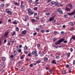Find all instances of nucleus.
Wrapping results in <instances>:
<instances>
[{
  "mask_svg": "<svg viewBox=\"0 0 75 75\" xmlns=\"http://www.w3.org/2000/svg\"><path fill=\"white\" fill-rule=\"evenodd\" d=\"M21 8H24V6L23 5H21Z\"/></svg>",
  "mask_w": 75,
  "mask_h": 75,
  "instance_id": "393cba45",
  "label": "nucleus"
},
{
  "mask_svg": "<svg viewBox=\"0 0 75 75\" xmlns=\"http://www.w3.org/2000/svg\"><path fill=\"white\" fill-rule=\"evenodd\" d=\"M1 7H4V4H1Z\"/></svg>",
  "mask_w": 75,
  "mask_h": 75,
  "instance_id": "49530a36",
  "label": "nucleus"
},
{
  "mask_svg": "<svg viewBox=\"0 0 75 75\" xmlns=\"http://www.w3.org/2000/svg\"><path fill=\"white\" fill-rule=\"evenodd\" d=\"M26 61L28 62L30 61V59H27Z\"/></svg>",
  "mask_w": 75,
  "mask_h": 75,
  "instance_id": "052dcab7",
  "label": "nucleus"
},
{
  "mask_svg": "<svg viewBox=\"0 0 75 75\" xmlns=\"http://www.w3.org/2000/svg\"><path fill=\"white\" fill-rule=\"evenodd\" d=\"M39 3V2L38 1H36L35 2V4H38Z\"/></svg>",
  "mask_w": 75,
  "mask_h": 75,
  "instance_id": "cd10ccee",
  "label": "nucleus"
},
{
  "mask_svg": "<svg viewBox=\"0 0 75 75\" xmlns=\"http://www.w3.org/2000/svg\"><path fill=\"white\" fill-rule=\"evenodd\" d=\"M34 55L36 57H37L38 56V55H37V53H35V54Z\"/></svg>",
  "mask_w": 75,
  "mask_h": 75,
  "instance_id": "4d7b16f0",
  "label": "nucleus"
},
{
  "mask_svg": "<svg viewBox=\"0 0 75 75\" xmlns=\"http://www.w3.org/2000/svg\"><path fill=\"white\" fill-rule=\"evenodd\" d=\"M28 16H26L25 17V19H28Z\"/></svg>",
  "mask_w": 75,
  "mask_h": 75,
  "instance_id": "58836bf2",
  "label": "nucleus"
},
{
  "mask_svg": "<svg viewBox=\"0 0 75 75\" xmlns=\"http://www.w3.org/2000/svg\"><path fill=\"white\" fill-rule=\"evenodd\" d=\"M33 14H34V11H30V12L28 13L29 15H33Z\"/></svg>",
  "mask_w": 75,
  "mask_h": 75,
  "instance_id": "9b49d317",
  "label": "nucleus"
},
{
  "mask_svg": "<svg viewBox=\"0 0 75 75\" xmlns=\"http://www.w3.org/2000/svg\"><path fill=\"white\" fill-rule=\"evenodd\" d=\"M37 51L36 50H35V51H33L32 52V55H34L35 54V53H37Z\"/></svg>",
  "mask_w": 75,
  "mask_h": 75,
  "instance_id": "2eb2a0df",
  "label": "nucleus"
},
{
  "mask_svg": "<svg viewBox=\"0 0 75 75\" xmlns=\"http://www.w3.org/2000/svg\"><path fill=\"white\" fill-rule=\"evenodd\" d=\"M6 42H7V40L6 39H5L4 40V43H6Z\"/></svg>",
  "mask_w": 75,
  "mask_h": 75,
  "instance_id": "6e6d98bb",
  "label": "nucleus"
},
{
  "mask_svg": "<svg viewBox=\"0 0 75 75\" xmlns=\"http://www.w3.org/2000/svg\"><path fill=\"white\" fill-rule=\"evenodd\" d=\"M40 30V29L39 28H36V31H39Z\"/></svg>",
  "mask_w": 75,
  "mask_h": 75,
  "instance_id": "72a5a7b5",
  "label": "nucleus"
},
{
  "mask_svg": "<svg viewBox=\"0 0 75 75\" xmlns=\"http://www.w3.org/2000/svg\"><path fill=\"white\" fill-rule=\"evenodd\" d=\"M24 50H27V47H24Z\"/></svg>",
  "mask_w": 75,
  "mask_h": 75,
  "instance_id": "473e14b6",
  "label": "nucleus"
},
{
  "mask_svg": "<svg viewBox=\"0 0 75 75\" xmlns=\"http://www.w3.org/2000/svg\"><path fill=\"white\" fill-rule=\"evenodd\" d=\"M67 56L68 57H69L70 56V54L69 53H68L67 54Z\"/></svg>",
  "mask_w": 75,
  "mask_h": 75,
  "instance_id": "5fc2aeb1",
  "label": "nucleus"
},
{
  "mask_svg": "<svg viewBox=\"0 0 75 75\" xmlns=\"http://www.w3.org/2000/svg\"><path fill=\"white\" fill-rule=\"evenodd\" d=\"M64 40H65L64 39H62L61 40H59L57 42L55 43V44H56V45H58V44H59L61 42H63Z\"/></svg>",
  "mask_w": 75,
  "mask_h": 75,
  "instance_id": "f257e3e1",
  "label": "nucleus"
},
{
  "mask_svg": "<svg viewBox=\"0 0 75 75\" xmlns=\"http://www.w3.org/2000/svg\"><path fill=\"white\" fill-rule=\"evenodd\" d=\"M28 13H29L31 11V9L30 8H28Z\"/></svg>",
  "mask_w": 75,
  "mask_h": 75,
  "instance_id": "79ce46f5",
  "label": "nucleus"
},
{
  "mask_svg": "<svg viewBox=\"0 0 75 75\" xmlns=\"http://www.w3.org/2000/svg\"><path fill=\"white\" fill-rule=\"evenodd\" d=\"M32 22V23H37V21L34 19H32L30 20Z\"/></svg>",
  "mask_w": 75,
  "mask_h": 75,
  "instance_id": "f03ea898",
  "label": "nucleus"
},
{
  "mask_svg": "<svg viewBox=\"0 0 75 75\" xmlns=\"http://www.w3.org/2000/svg\"><path fill=\"white\" fill-rule=\"evenodd\" d=\"M59 13L60 14H62L63 13V12H62V11H61L60 12H59Z\"/></svg>",
  "mask_w": 75,
  "mask_h": 75,
  "instance_id": "a18cd8bd",
  "label": "nucleus"
},
{
  "mask_svg": "<svg viewBox=\"0 0 75 75\" xmlns=\"http://www.w3.org/2000/svg\"><path fill=\"white\" fill-rule=\"evenodd\" d=\"M22 45H19V48H22Z\"/></svg>",
  "mask_w": 75,
  "mask_h": 75,
  "instance_id": "338daca9",
  "label": "nucleus"
},
{
  "mask_svg": "<svg viewBox=\"0 0 75 75\" xmlns=\"http://www.w3.org/2000/svg\"><path fill=\"white\" fill-rule=\"evenodd\" d=\"M48 60V59L47 57H44V62H47Z\"/></svg>",
  "mask_w": 75,
  "mask_h": 75,
  "instance_id": "423d86ee",
  "label": "nucleus"
},
{
  "mask_svg": "<svg viewBox=\"0 0 75 75\" xmlns=\"http://www.w3.org/2000/svg\"><path fill=\"white\" fill-rule=\"evenodd\" d=\"M51 4H55V2L54 1H52L51 2Z\"/></svg>",
  "mask_w": 75,
  "mask_h": 75,
  "instance_id": "4c0bfd02",
  "label": "nucleus"
},
{
  "mask_svg": "<svg viewBox=\"0 0 75 75\" xmlns=\"http://www.w3.org/2000/svg\"><path fill=\"white\" fill-rule=\"evenodd\" d=\"M56 58L57 59H58L59 58V56H56Z\"/></svg>",
  "mask_w": 75,
  "mask_h": 75,
  "instance_id": "a19ab883",
  "label": "nucleus"
},
{
  "mask_svg": "<svg viewBox=\"0 0 75 75\" xmlns=\"http://www.w3.org/2000/svg\"><path fill=\"white\" fill-rule=\"evenodd\" d=\"M34 10H37V7H35L34 8Z\"/></svg>",
  "mask_w": 75,
  "mask_h": 75,
  "instance_id": "864d4df0",
  "label": "nucleus"
},
{
  "mask_svg": "<svg viewBox=\"0 0 75 75\" xmlns=\"http://www.w3.org/2000/svg\"><path fill=\"white\" fill-rule=\"evenodd\" d=\"M71 38L73 40H75V35H73L71 36Z\"/></svg>",
  "mask_w": 75,
  "mask_h": 75,
  "instance_id": "ddd939ff",
  "label": "nucleus"
},
{
  "mask_svg": "<svg viewBox=\"0 0 75 75\" xmlns=\"http://www.w3.org/2000/svg\"><path fill=\"white\" fill-rule=\"evenodd\" d=\"M18 64H19V65L20 64H21V63H22V64H23V62H21L19 61V62H18Z\"/></svg>",
  "mask_w": 75,
  "mask_h": 75,
  "instance_id": "c9c22d12",
  "label": "nucleus"
},
{
  "mask_svg": "<svg viewBox=\"0 0 75 75\" xmlns=\"http://www.w3.org/2000/svg\"><path fill=\"white\" fill-rule=\"evenodd\" d=\"M33 66V64H30V67H32Z\"/></svg>",
  "mask_w": 75,
  "mask_h": 75,
  "instance_id": "680f3d73",
  "label": "nucleus"
},
{
  "mask_svg": "<svg viewBox=\"0 0 75 75\" xmlns=\"http://www.w3.org/2000/svg\"><path fill=\"white\" fill-rule=\"evenodd\" d=\"M45 14L46 16H48L49 15H50V13L49 12H47L45 13Z\"/></svg>",
  "mask_w": 75,
  "mask_h": 75,
  "instance_id": "412c9836",
  "label": "nucleus"
},
{
  "mask_svg": "<svg viewBox=\"0 0 75 75\" xmlns=\"http://www.w3.org/2000/svg\"><path fill=\"white\" fill-rule=\"evenodd\" d=\"M69 6H70L71 8H72V4H69Z\"/></svg>",
  "mask_w": 75,
  "mask_h": 75,
  "instance_id": "a211bd4d",
  "label": "nucleus"
},
{
  "mask_svg": "<svg viewBox=\"0 0 75 75\" xmlns=\"http://www.w3.org/2000/svg\"><path fill=\"white\" fill-rule=\"evenodd\" d=\"M67 40H65L64 41V43H67Z\"/></svg>",
  "mask_w": 75,
  "mask_h": 75,
  "instance_id": "69168bd1",
  "label": "nucleus"
},
{
  "mask_svg": "<svg viewBox=\"0 0 75 75\" xmlns=\"http://www.w3.org/2000/svg\"><path fill=\"white\" fill-rule=\"evenodd\" d=\"M54 17H52V18H49V21H52L54 20Z\"/></svg>",
  "mask_w": 75,
  "mask_h": 75,
  "instance_id": "4468645a",
  "label": "nucleus"
},
{
  "mask_svg": "<svg viewBox=\"0 0 75 75\" xmlns=\"http://www.w3.org/2000/svg\"><path fill=\"white\" fill-rule=\"evenodd\" d=\"M16 31H19V28L16 27Z\"/></svg>",
  "mask_w": 75,
  "mask_h": 75,
  "instance_id": "f3484780",
  "label": "nucleus"
},
{
  "mask_svg": "<svg viewBox=\"0 0 75 75\" xmlns=\"http://www.w3.org/2000/svg\"><path fill=\"white\" fill-rule=\"evenodd\" d=\"M62 11V10H61V8H59L58 10V11H59V12H60V11Z\"/></svg>",
  "mask_w": 75,
  "mask_h": 75,
  "instance_id": "8fccbe9b",
  "label": "nucleus"
},
{
  "mask_svg": "<svg viewBox=\"0 0 75 75\" xmlns=\"http://www.w3.org/2000/svg\"><path fill=\"white\" fill-rule=\"evenodd\" d=\"M6 7H8L9 6V4H6Z\"/></svg>",
  "mask_w": 75,
  "mask_h": 75,
  "instance_id": "0e129e2a",
  "label": "nucleus"
},
{
  "mask_svg": "<svg viewBox=\"0 0 75 75\" xmlns=\"http://www.w3.org/2000/svg\"><path fill=\"white\" fill-rule=\"evenodd\" d=\"M61 34H62V35H64V31L61 32Z\"/></svg>",
  "mask_w": 75,
  "mask_h": 75,
  "instance_id": "09e8293b",
  "label": "nucleus"
},
{
  "mask_svg": "<svg viewBox=\"0 0 75 75\" xmlns=\"http://www.w3.org/2000/svg\"><path fill=\"white\" fill-rule=\"evenodd\" d=\"M39 27H40V28H43V25H40L38 26Z\"/></svg>",
  "mask_w": 75,
  "mask_h": 75,
  "instance_id": "de8ad7c7",
  "label": "nucleus"
},
{
  "mask_svg": "<svg viewBox=\"0 0 75 75\" xmlns=\"http://www.w3.org/2000/svg\"><path fill=\"white\" fill-rule=\"evenodd\" d=\"M65 27H66V26H65V25H63V26H62L63 28H65Z\"/></svg>",
  "mask_w": 75,
  "mask_h": 75,
  "instance_id": "774afa93",
  "label": "nucleus"
},
{
  "mask_svg": "<svg viewBox=\"0 0 75 75\" xmlns=\"http://www.w3.org/2000/svg\"><path fill=\"white\" fill-rule=\"evenodd\" d=\"M68 17V15H64V18H67Z\"/></svg>",
  "mask_w": 75,
  "mask_h": 75,
  "instance_id": "2f4dec72",
  "label": "nucleus"
},
{
  "mask_svg": "<svg viewBox=\"0 0 75 75\" xmlns=\"http://www.w3.org/2000/svg\"><path fill=\"white\" fill-rule=\"evenodd\" d=\"M37 33H33L34 35H37Z\"/></svg>",
  "mask_w": 75,
  "mask_h": 75,
  "instance_id": "e2e57ef3",
  "label": "nucleus"
},
{
  "mask_svg": "<svg viewBox=\"0 0 75 75\" xmlns=\"http://www.w3.org/2000/svg\"><path fill=\"white\" fill-rule=\"evenodd\" d=\"M9 33V32H6L4 35V37H7V36H8V34Z\"/></svg>",
  "mask_w": 75,
  "mask_h": 75,
  "instance_id": "39448f33",
  "label": "nucleus"
},
{
  "mask_svg": "<svg viewBox=\"0 0 75 75\" xmlns=\"http://www.w3.org/2000/svg\"><path fill=\"white\" fill-rule=\"evenodd\" d=\"M18 23V21L16 20H15L13 22L12 24H15V25H16Z\"/></svg>",
  "mask_w": 75,
  "mask_h": 75,
  "instance_id": "20e7f679",
  "label": "nucleus"
},
{
  "mask_svg": "<svg viewBox=\"0 0 75 75\" xmlns=\"http://www.w3.org/2000/svg\"><path fill=\"white\" fill-rule=\"evenodd\" d=\"M56 60H54L52 62V64H57V62H56Z\"/></svg>",
  "mask_w": 75,
  "mask_h": 75,
  "instance_id": "9d476101",
  "label": "nucleus"
},
{
  "mask_svg": "<svg viewBox=\"0 0 75 75\" xmlns=\"http://www.w3.org/2000/svg\"><path fill=\"white\" fill-rule=\"evenodd\" d=\"M16 50L19 53H20L21 52V49L19 48L18 49H16Z\"/></svg>",
  "mask_w": 75,
  "mask_h": 75,
  "instance_id": "0eeeda50",
  "label": "nucleus"
},
{
  "mask_svg": "<svg viewBox=\"0 0 75 75\" xmlns=\"http://www.w3.org/2000/svg\"><path fill=\"white\" fill-rule=\"evenodd\" d=\"M55 5H56V6H57V4H58V2L56 1V2H55Z\"/></svg>",
  "mask_w": 75,
  "mask_h": 75,
  "instance_id": "3c124183",
  "label": "nucleus"
},
{
  "mask_svg": "<svg viewBox=\"0 0 75 75\" xmlns=\"http://www.w3.org/2000/svg\"><path fill=\"white\" fill-rule=\"evenodd\" d=\"M20 58L21 59H24V56L23 55L21 56H20Z\"/></svg>",
  "mask_w": 75,
  "mask_h": 75,
  "instance_id": "7c9ffc66",
  "label": "nucleus"
},
{
  "mask_svg": "<svg viewBox=\"0 0 75 75\" xmlns=\"http://www.w3.org/2000/svg\"><path fill=\"white\" fill-rule=\"evenodd\" d=\"M45 31H44V30H41V32L42 33H44Z\"/></svg>",
  "mask_w": 75,
  "mask_h": 75,
  "instance_id": "37998d69",
  "label": "nucleus"
},
{
  "mask_svg": "<svg viewBox=\"0 0 75 75\" xmlns=\"http://www.w3.org/2000/svg\"><path fill=\"white\" fill-rule=\"evenodd\" d=\"M74 28H71L70 29V30H71V31H73V30H74Z\"/></svg>",
  "mask_w": 75,
  "mask_h": 75,
  "instance_id": "ea45409f",
  "label": "nucleus"
},
{
  "mask_svg": "<svg viewBox=\"0 0 75 75\" xmlns=\"http://www.w3.org/2000/svg\"><path fill=\"white\" fill-rule=\"evenodd\" d=\"M57 40V38H54L53 39V41H55Z\"/></svg>",
  "mask_w": 75,
  "mask_h": 75,
  "instance_id": "c756f323",
  "label": "nucleus"
},
{
  "mask_svg": "<svg viewBox=\"0 0 75 75\" xmlns=\"http://www.w3.org/2000/svg\"><path fill=\"white\" fill-rule=\"evenodd\" d=\"M2 59L3 61H5V60H6V58L4 57H3L2 58Z\"/></svg>",
  "mask_w": 75,
  "mask_h": 75,
  "instance_id": "e433bc0d",
  "label": "nucleus"
},
{
  "mask_svg": "<svg viewBox=\"0 0 75 75\" xmlns=\"http://www.w3.org/2000/svg\"><path fill=\"white\" fill-rule=\"evenodd\" d=\"M40 62H41V61L40 60H38L36 62V64H40Z\"/></svg>",
  "mask_w": 75,
  "mask_h": 75,
  "instance_id": "dca6fc26",
  "label": "nucleus"
},
{
  "mask_svg": "<svg viewBox=\"0 0 75 75\" xmlns=\"http://www.w3.org/2000/svg\"><path fill=\"white\" fill-rule=\"evenodd\" d=\"M33 2V1L32 0H29L28 1V2L29 3H31Z\"/></svg>",
  "mask_w": 75,
  "mask_h": 75,
  "instance_id": "5701e85b",
  "label": "nucleus"
},
{
  "mask_svg": "<svg viewBox=\"0 0 75 75\" xmlns=\"http://www.w3.org/2000/svg\"><path fill=\"white\" fill-rule=\"evenodd\" d=\"M75 11H74L73 12H72L71 13H68V14L69 15H70V16H71V15H74V14H75Z\"/></svg>",
  "mask_w": 75,
  "mask_h": 75,
  "instance_id": "1a4fd4ad",
  "label": "nucleus"
},
{
  "mask_svg": "<svg viewBox=\"0 0 75 75\" xmlns=\"http://www.w3.org/2000/svg\"><path fill=\"white\" fill-rule=\"evenodd\" d=\"M62 73L63 74H67V72H66V71H65L64 70L62 71Z\"/></svg>",
  "mask_w": 75,
  "mask_h": 75,
  "instance_id": "6ab92c4d",
  "label": "nucleus"
},
{
  "mask_svg": "<svg viewBox=\"0 0 75 75\" xmlns=\"http://www.w3.org/2000/svg\"><path fill=\"white\" fill-rule=\"evenodd\" d=\"M40 44L38 43L37 44V47H38V48H39V47H40Z\"/></svg>",
  "mask_w": 75,
  "mask_h": 75,
  "instance_id": "c03bdc74",
  "label": "nucleus"
},
{
  "mask_svg": "<svg viewBox=\"0 0 75 75\" xmlns=\"http://www.w3.org/2000/svg\"><path fill=\"white\" fill-rule=\"evenodd\" d=\"M13 4L16 6H20V3H17L16 2H15L13 3Z\"/></svg>",
  "mask_w": 75,
  "mask_h": 75,
  "instance_id": "7ed1b4c3",
  "label": "nucleus"
},
{
  "mask_svg": "<svg viewBox=\"0 0 75 75\" xmlns=\"http://www.w3.org/2000/svg\"><path fill=\"white\" fill-rule=\"evenodd\" d=\"M10 11V10H9V9H6V13H8V12L9 11Z\"/></svg>",
  "mask_w": 75,
  "mask_h": 75,
  "instance_id": "b1692460",
  "label": "nucleus"
},
{
  "mask_svg": "<svg viewBox=\"0 0 75 75\" xmlns=\"http://www.w3.org/2000/svg\"><path fill=\"white\" fill-rule=\"evenodd\" d=\"M24 69H23V68H21V71H24Z\"/></svg>",
  "mask_w": 75,
  "mask_h": 75,
  "instance_id": "603ef678",
  "label": "nucleus"
},
{
  "mask_svg": "<svg viewBox=\"0 0 75 75\" xmlns=\"http://www.w3.org/2000/svg\"><path fill=\"white\" fill-rule=\"evenodd\" d=\"M66 11H70V10H71V9L69 8L66 7Z\"/></svg>",
  "mask_w": 75,
  "mask_h": 75,
  "instance_id": "f8f14e48",
  "label": "nucleus"
},
{
  "mask_svg": "<svg viewBox=\"0 0 75 75\" xmlns=\"http://www.w3.org/2000/svg\"><path fill=\"white\" fill-rule=\"evenodd\" d=\"M69 24L70 25H73V23L72 22H70L69 23Z\"/></svg>",
  "mask_w": 75,
  "mask_h": 75,
  "instance_id": "a878e982",
  "label": "nucleus"
},
{
  "mask_svg": "<svg viewBox=\"0 0 75 75\" xmlns=\"http://www.w3.org/2000/svg\"><path fill=\"white\" fill-rule=\"evenodd\" d=\"M13 53L14 54V55H16V54H17V51L15 50L14 51Z\"/></svg>",
  "mask_w": 75,
  "mask_h": 75,
  "instance_id": "4be33fe9",
  "label": "nucleus"
},
{
  "mask_svg": "<svg viewBox=\"0 0 75 75\" xmlns=\"http://www.w3.org/2000/svg\"><path fill=\"white\" fill-rule=\"evenodd\" d=\"M71 52H72L73 51V49L72 48H71L70 49Z\"/></svg>",
  "mask_w": 75,
  "mask_h": 75,
  "instance_id": "bf43d9fd",
  "label": "nucleus"
},
{
  "mask_svg": "<svg viewBox=\"0 0 75 75\" xmlns=\"http://www.w3.org/2000/svg\"><path fill=\"white\" fill-rule=\"evenodd\" d=\"M35 18L36 19V20H39V19H40V18H39V17H38V16L36 17Z\"/></svg>",
  "mask_w": 75,
  "mask_h": 75,
  "instance_id": "f704fd0d",
  "label": "nucleus"
},
{
  "mask_svg": "<svg viewBox=\"0 0 75 75\" xmlns=\"http://www.w3.org/2000/svg\"><path fill=\"white\" fill-rule=\"evenodd\" d=\"M7 13L8 14H9V15H11V14H12L11 12V11H10Z\"/></svg>",
  "mask_w": 75,
  "mask_h": 75,
  "instance_id": "aec40b11",
  "label": "nucleus"
},
{
  "mask_svg": "<svg viewBox=\"0 0 75 75\" xmlns=\"http://www.w3.org/2000/svg\"><path fill=\"white\" fill-rule=\"evenodd\" d=\"M10 57L11 58H13L14 57V55H11L10 56Z\"/></svg>",
  "mask_w": 75,
  "mask_h": 75,
  "instance_id": "13d9d810",
  "label": "nucleus"
},
{
  "mask_svg": "<svg viewBox=\"0 0 75 75\" xmlns=\"http://www.w3.org/2000/svg\"><path fill=\"white\" fill-rule=\"evenodd\" d=\"M22 34H25L27 33V31L25 30H24L22 32Z\"/></svg>",
  "mask_w": 75,
  "mask_h": 75,
  "instance_id": "6e6552de",
  "label": "nucleus"
},
{
  "mask_svg": "<svg viewBox=\"0 0 75 75\" xmlns=\"http://www.w3.org/2000/svg\"><path fill=\"white\" fill-rule=\"evenodd\" d=\"M16 32H13L12 34V36H14V35H15V34H16Z\"/></svg>",
  "mask_w": 75,
  "mask_h": 75,
  "instance_id": "bb28decb",
  "label": "nucleus"
},
{
  "mask_svg": "<svg viewBox=\"0 0 75 75\" xmlns=\"http://www.w3.org/2000/svg\"><path fill=\"white\" fill-rule=\"evenodd\" d=\"M49 72H50V73L51 74H52V72H53V70H49Z\"/></svg>",
  "mask_w": 75,
  "mask_h": 75,
  "instance_id": "c85d7f7f",
  "label": "nucleus"
}]
</instances>
